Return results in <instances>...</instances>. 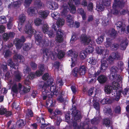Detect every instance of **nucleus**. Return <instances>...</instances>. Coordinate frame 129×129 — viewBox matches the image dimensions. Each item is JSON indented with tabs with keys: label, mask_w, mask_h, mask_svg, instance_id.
<instances>
[{
	"label": "nucleus",
	"mask_w": 129,
	"mask_h": 129,
	"mask_svg": "<svg viewBox=\"0 0 129 129\" xmlns=\"http://www.w3.org/2000/svg\"><path fill=\"white\" fill-rule=\"evenodd\" d=\"M64 20L62 18H58L56 22L57 25L59 27L62 26L64 24Z\"/></svg>",
	"instance_id": "bb28decb"
},
{
	"label": "nucleus",
	"mask_w": 129,
	"mask_h": 129,
	"mask_svg": "<svg viewBox=\"0 0 129 129\" xmlns=\"http://www.w3.org/2000/svg\"><path fill=\"white\" fill-rule=\"evenodd\" d=\"M63 83L62 79L60 78L58 79L57 81V86L59 87H61L63 85Z\"/></svg>",
	"instance_id": "864d4df0"
},
{
	"label": "nucleus",
	"mask_w": 129,
	"mask_h": 129,
	"mask_svg": "<svg viewBox=\"0 0 129 129\" xmlns=\"http://www.w3.org/2000/svg\"><path fill=\"white\" fill-rule=\"evenodd\" d=\"M81 127V129H88L89 125L85 123H81L80 124ZM90 129H97L96 127H93Z\"/></svg>",
	"instance_id": "7c9ffc66"
},
{
	"label": "nucleus",
	"mask_w": 129,
	"mask_h": 129,
	"mask_svg": "<svg viewBox=\"0 0 129 129\" xmlns=\"http://www.w3.org/2000/svg\"><path fill=\"white\" fill-rule=\"evenodd\" d=\"M49 26L47 24H44L43 25L42 28L43 32L45 34H46L49 31L48 30Z\"/></svg>",
	"instance_id": "4c0bfd02"
},
{
	"label": "nucleus",
	"mask_w": 129,
	"mask_h": 129,
	"mask_svg": "<svg viewBox=\"0 0 129 129\" xmlns=\"http://www.w3.org/2000/svg\"><path fill=\"white\" fill-rule=\"evenodd\" d=\"M4 55L5 57H9L11 55V52L9 50H7L5 51Z\"/></svg>",
	"instance_id": "052dcab7"
},
{
	"label": "nucleus",
	"mask_w": 129,
	"mask_h": 129,
	"mask_svg": "<svg viewBox=\"0 0 129 129\" xmlns=\"http://www.w3.org/2000/svg\"><path fill=\"white\" fill-rule=\"evenodd\" d=\"M94 50V49L92 46H89L86 50V52L88 53H90L92 52Z\"/></svg>",
	"instance_id": "09e8293b"
},
{
	"label": "nucleus",
	"mask_w": 129,
	"mask_h": 129,
	"mask_svg": "<svg viewBox=\"0 0 129 129\" xmlns=\"http://www.w3.org/2000/svg\"><path fill=\"white\" fill-rule=\"evenodd\" d=\"M65 55V53L64 52L60 50L59 52L58 56L59 58L60 59L63 57Z\"/></svg>",
	"instance_id": "5fc2aeb1"
},
{
	"label": "nucleus",
	"mask_w": 129,
	"mask_h": 129,
	"mask_svg": "<svg viewBox=\"0 0 129 129\" xmlns=\"http://www.w3.org/2000/svg\"><path fill=\"white\" fill-rule=\"evenodd\" d=\"M42 20L40 18H36L34 20L35 24L36 26H39L41 24Z\"/></svg>",
	"instance_id": "58836bf2"
},
{
	"label": "nucleus",
	"mask_w": 129,
	"mask_h": 129,
	"mask_svg": "<svg viewBox=\"0 0 129 129\" xmlns=\"http://www.w3.org/2000/svg\"><path fill=\"white\" fill-rule=\"evenodd\" d=\"M34 33H33V34H35V36L36 39L35 42L36 43L38 44V43H39L42 41V33L39 31H34Z\"/></svg>",
	"instance_id": "2eb2a0df"
},
{
	"label": "nucleus",
	"mask_w": 129,
	"mask_h": 129,
	"mask_svg": "<svg viewBox=\"0 0 129 129\" xmlns=\"http://www.w3.org/2000/svg\"><path fill=\"white\" fill-rule=\"evenodd\" d=\"M118 69L122 70L124 68L123 63L122 62L119 61L118 63Z\"/></svg>",
	"instance_id": "603ef678"
},
{
	"label": "nucleus",
	"mask_w": 129,
	"mask_h": 129,
	"mask_svg": "<svg viewBox=\"0 0 129 129\" xmlns=\"http://www.w3.org/2000/svg\"><path fill=\"white\" fill-rule=\"evenodd\" d=\"M117 28L119 30L118 31V33L120 34H122L124 33V31L125 30V28L124 27H122V24L121 21H119L116 23Z\"/></svg>",
	"instance_id": "a211bd4d"
},
{
	"label": "nucleus",
	"mask_w": 129,
	"mask_h": 129,
	"mask_svg": "<svg viewBox=\"0 0 129 129\" xmlns=\"http://www.w3.org/2000/svg\"><path fill=\"white\" fill-rule=\"evenodd\" d=\"M39 70L36 71V75L37 76H41L43 73L44 69V66L43 65H40L39 66Z\"/></svg>",
	"instance_id": "aec40b11"
},
{
	"label": "nucleus",
	"mask_w": 129,
	"mask_h": 129,
	"mask_svg": "<svg viewBox=\"0 0 129 129\" xmlns=\"http://www.w3.org/2000/svg\"><path fill=\"white\" fill-rule=\"evenodd\" d=\"M127 41L126 39L123 40L121 41L120 44V46L121 47V49L122 50L125 49L126 45H127Z\"/></svg>",
	"instance_id": "c756f323"
},
{
	"label": "nucleus",
	"mask_w": 129,
	"mask_h": 129,
	"mask_svg": "<svg viewBox=\"0 0 129 129\" xmlns=\"http://www.w3.org/2000/svg\"><path fill=\"white\" fill-rule=\"evenodd\" d=\"M30 87L28 86L27 87H25L24 86L22 87L21 84L19 83V90L20 92L22 94H24L30 91Z\"/></svg>",
	"instance_id": "4468645a"
},
{
	"label": "nucleus",
	"mask_w": 129,
	"mask_h": 129,
	"mask_svg": "<svg viewBox=\"0 0 129 129\" xmlns=\"http://www.w3.org/2000/svg\"><path fill=\"white\" fill-rule=\"evenodd\" d=\"M102 64H101V70L102 72H104V71L106 70L107 68L108 67V64L106 62L104 61V60H102L101 61Z\"/></svg>",
	"instance_id": "a878e982"
},
{
	"label": "nucleus",
	"mask_w": 129,
	"mask_h": 129,
	"mask_svg": "<svg viewBox=\"0 0 129 129\" xmlns=\"http://www.w3.org/2000/svg\"><path fill=\"white\" fill-rule=\"evenodd\" d=\"M52 1H50L48 2L47 3V7L50 9H52V6L53 3Z\"/></svg>",
	"instance_id": "49530a36"
},
{
	"label": "nucleus",
	"mask_w": 129,
	"mask_h": 129,
	"mask_svg": "<svg viewBox=\"0 0 129 129\" xmlns=\"http://www.w3.org/2000/svg\"><path fill=\"white\" fill-rule=\"evenodd\" d=\"M99 122V120L96 118H94L91 121V123L92 124H98Z\"/></svg>",
	"instance_id": "69168bd1"
},
{
	"label": "nucleus",
	"mask_w": 129,
	"mask_h": 129,
	"mask_svg": "<svg viewBox=\"0 0 129 129\" xmlns=\"http://www.w3.org/2000/svg\"><path fill=\"white\" fill-rule=\"evenodd\" d=\"M31 47V45L30 44H24L23 45V49L25 51H27L29 50Z\"/></svg>",
	"instance_id": "a18cd8bd"
},
{
	"label": "nucleus",
	"mask_w": 129,
	"mask_h": 129,
	"mask_svg": "<svg viewBox=\"0 0 129 129\" xmlns=\"http://www.w3.org/2000/svg\"><path fill=\"white\" fill-rule=\"evenodd\" d=\"M111 44L112 40H111L109 38H107V39L105 43V46L107 47H110L111 48H112Z\"/></svg>",
	"instance_id": "72a5a7b5"
},
{
	"label": "nucleus",
	"mask_w": 129,
	"mask_h": 129,
	"mask_svg": "<svg viewBox=\"0 0 129 129\" xmlns=\"http://www.w3.org/2000/svg\"><path fill=\"white\" fill-rule=\"evenodd\" d=\"M81 0H69L68 2V4L69 6V9L66 4H64L61 7V14L62 15L65 16L66 15L69 10L70 12L73 14L75 13L76 12L75 6L74 4L76 6L79 5L81 4Z\"/></svg>",
	"instance_id": "7ed1b4c3"
},
{
	"label": "nucleus",
	"mask_w": 129,
	"mask_h": 129,
	"mask_svg": "<svg viewBox=\"0 0 129 129\" xmlns=\"http://www.w3.org/2000/svg\"><path fill=\"white\" fill-rule=\"evenodd\" d=\"M54 118L55 120V124L56 126H59L60 124V123L61 121V119L59 116H57L56 117L55 116H53L52 119Z\"/></svg>",
	"instance_id": "cd10ccee"
},
{
	"label": "nucleus",
	"mask_w": 129,
	"mask_h": 129,
	"mask_svg": "<svg viewBox=\"0 0 129 129\" xmlns=\"http://www.w3.org/2000/svg\"><path fill=\"white\" fill-rule=\"evenodd\" d=\"M104 113L106 115L108 114L111 113V110L110 108L105 106L104 109Z\"/></svg>",
	"instance_id": "e433bc0d"
},
{
	"label": "nucleus",
	"mask_w": 129,
	"mask_h": 129,
	"mask_svg": "<svg viewBox=\"0 0 129 129\" xmlns=\"http://www.w3.org/2000/svg\"><path fill=\"white\" fill-rule=\"evenodd\" d=\"M49 14V12L47 10L45 11L41 10L39 12V14L41 17L43 18H46Z\"/></svg>",
	"instance_id": "5701e85b"
},
{
	"label": "nucleus",
	"mask_w": 129,
	"mask_h": 129,
	"mask_svg": "<svg viewBox=\"0 0 129 129\" xmlns=\"http://www.w3.org/2000/svg\"><path fill=\"white\" fill-rule=\"evenodd\" d=\"M25 39L24 37L22 36L21 39H20L17 38L15 39L14 43L16 45V48L17 49H20L22 47V43H24L25 41Z\"/></svg>",
	"instance_id": "9d476101"
},
{
	"label": "nucleus",
	"mask_w": 129,
	"mask_h": 129,
	"mask_svg": "<svg viewBox=\"0 0 129 129\" xmlns=\"http://www.w3.org/2000/svg\"><path fill=\"white\" fill-rule=\"evenodd\" d=\"M67 55L69 57H71V59L72 61L76 60V58L78 54L75 52L74 51L72 50H70L67 52Z\"/></svg>",
	"instance_id": "6ab92c4d"
},
{
	"label": "nucleus",
	"mask_w": 129,
	"mask_h": 129,
	"mask_svg": "<svg viewBox=\"0 0 129 129\" xmlns=\"http://www.w3.org/2000/svg\"><path fill=\"white\" fill-rule=\"evenodd\" d=\"M104 35H102L98 38L96 40L97 43L98 44H100L102 43L104 41Z\"/></svg>",
	"instance_id": "79ce46f5"
},
{
	"label": "nucleus",
	"mask_w": 129,
	"mask_h": 129,
	"mask_svg": "<svg viewBox=\"0 0 129 129\" xmlns=\"http://www.w3.org/2000/svg\"><path fill=\"white\" fill-rule=\"evenodd\" d=\"M7 63L8 65L11 68V73L14 75L15 80L17 81H20L21 79L20 74L16 69L15 64L13 63L11 59L8 60Z\"/></svg>",
	"instance_id": "39448f33"
},
{
	"label": "nucleus",
	"mask_w": 129,
	"mask_h": 129,
	"mask_svg": "<svg viewBox=\"0 0 129 129\" xmlns=\"http://www.w3.org/2000/svg\"><path fill=\"white\" fill-rule=\"evenodd\" d=\"M110 35L112 36H115L116 34V32L114 29H112L109 31Z\"/></svg>",
	"instance_id": "338daca9"
},
{
	"label": "nucleus",
	"mask_w": 129,
	"mask_h": 129,
	"mask_svg": "<svg viewBox=\"0 0 129 129\" xmlns=\"http://www.w3.org/2000/svg\"><path fill=\"white\" fill-rule=\"evenodd\" d=\"M88 60L89 63L92 65H95L97 63V61L93 58H89Z\"/></svg>",
	"instance_id": "de8ad7c7"
},
{
	"label": "nucleus",
	"mask_w": 129,
	"mask_h": 129,
	"mask_svg": "<svg viewBox=\"0 0 129 129\" xmlns=\"http://www.w3.org/2000/svg\"><path fill=\"white\" fill-rule=\"evenodd\" d=\"M121 83L114 81L112 82V85H106L104 88L105 92L108 94H111L114 99L116 101H118L120 99L122 90L121 88L119 87V84Z\"/></svg>",
	"instance_id": "f03ea898"
},
{
	"label": "nucleus",
	"mask_w": 129,
	"mask_h": 129,
	"mask_svg": "<svg viewBox=\"0 0 129 129\" xmlns=\"http://www.w3.org/2000/svg\"><path fill=\"white\" fill-rule=\"evenodd\" d=\"M122 93L124 95L128 94L129 95V89L128 88L125 89L122 91Z\"/></svg>",
	"instance_id": "774afa93"
},
{
	"label": "nucleus",
	"mask_w": 129,
	"mask_h": 129,
	"mask_svg": "<svg viewBox=\"0 0 129 129\" xmlns=\"http://www.w3.org/2000/svg\"><path fill=\"white\" fill-rule=\"evenodd\" d=\"M32 0H25L24 5L26 7H28L31 4Z\"/></svg>",
	"instance_id": "680f3d73"
},
{
	"label": "nucleus",
	"mask_w": 129,
	"mask_h": 129,
	"mask_svg": "<svg viewBox=\"0 0 129 129\" xmlns=\"http://www.w3.org/2000/svg\"><path fill=\"white\" fill-rule=\"evenodd\" d=\"M12 91L15 93H16L18 90L19 91V88H18L17 85L15 84H14L12 86Z\"/></svg>",
	"instance_id": "473e14b6"
},
{
	"label": "nucleus",
	"mask_w": 129,
	"mask_h": 129,
	"mask_svg": "<svg viewBox=\"0 0 129 129\" xmlns=\"http://www.w3.org/2000/svg\"><path fill=\"white\" fill-rule=\"evenodd\" d=\"M53 79L52 78L49 79L45 82L40 81L38 83L39 88L42 89V96L43 100H46L47 97L50 98L53 94H57V91L56 87L53 85Z\"/></svg>",
	"instance_id": "f257e3e1"
},
{
	"label": "nucleus",
	"mask_w": 129,
	"mask_h": 129,
	"mask_svg": "<svg viewBox=\"0 0 129 129\" xmlns=\"http://www.w3.org/2000/svg\"><path fill=\"white\" fill-rule=\"evenodd\" d=\"M13 59L14 60H17V61L19 60L20 62H22L24 61V57L21 55L18 54H16L14 56Z\"/></svg>",
	"instance_id": "393cba45"
},
{
	"label": "nucleus",
	"mask_w": 129,
	"mask_h": 129,
	"mask_svg": "<svg viewBox=\"0 0 129 129\" xmlns=\"http://www.w3.org/2000/svg\"><path fill=\"white\" fill-rule=\"evenodd\" d=\"M44 54H45L46 56H48L49 55H52L53 56H54L55 54H53L52 53V52H51L48 49H46L45 51L43 52Z\"/></svg>",
	"instance_id": "c03bdc74"
},
{
	"label": "nucleus",
	"mask_w": 129,
	"mask_h": 129,
	"mask_svg": "<svg viewBox=\"0 0 129 129\" xmlns=\"http://www.w3.org/2000/svg\"><path fill=\"white\" fill-rule=\"evenodd\" d=\"M47 34L50 37H53L55 35V33L52 30L49 31L46 34Z\"/></svg>",
	"instance_id": "bf43d9fd"
},
{
	"label": "nucleus",
	"mask_w": 129,
	"mask_h": 129,
	"mask_svg": "<svg viewBox=\"0 0 129 129\" xmlns=\"http://www.w3.org/2000/svg\"><path fill=\"white\" fill-rule=\"evenodd\" d=\"M49 42L48 39H46L45 40L43 39L40 42L38 43V45H39L41 47L43 46H46L49 45Z\"/></svg>",
	"instance_id": "b1692460"
},
{
	"label": "nucleus",
	"mask_w": 129,
	"mask_h": 129,
	"mask_svg": "<svg viewBox=\"0 0 129 129\" xmlns=\"http://www.w3.org/2000/svg\"><path fill=\"white\" fill-rule=\"evenodd\" d=\"M17 124H18L19 127H22L24 125L23 121L22 119L18 120L17 122Z\"/></svg>",
	"instance_id": "4d7b16f0"
},
{
	"label": "nucleus",
	"mask_w": 129,
	"mask_h": 129,
	"mask_svg": "<svg viewBox=\"0 0 129 129\" xmlns=\"http://www.w3.org/2000/svg\"><path fill=\"white\" fill-rule=\"evenodd\" d=\"M111 102L110 99L108 98L104 99L101 100V103L102 104H106L109 103Z\"/></svg>",
	"instance_id": "f704fd0d"
},
{
	"label": "nucleus",
	"mask_w": 129,
	"mask_h": 129,
	"mask_svg": "<svg viewBox=\"0 0 129 129\" xmlns=\"http://www.w3.org/2000/svg\"><path fill=\"white\" fill-rule=\"evenodd\" d=\"M87 55V52L86 51H82L81 52L80 56L81 59H83L86 57Z\"/></svg>",
	"instance_id": "c9c22d12"
},
{
	"label": "nucleus",
	"mask_w": 129,
	"mask_h": 129,
	"mask_svg": "<svg viewBox=\"0 0 129 129\" xmlns=\"http://www.w3.org/2000/svg\"><path fill=\"white\" fill-rule=\"evenodd\" d=\"M7 22L6 17L3 16L0 17V23L1 24L5 23Z\"/></svg>",
	"instance_id": "13d9d810"
},
{
	"label": "nucleus",
	"mask_w": 129,
	"mask_h": 129,
	"mask_svg": "<svg viewBox=\"0 0 129 129\" xmlns=\"http://www.w3.org/2000/svg\"><path fill=\"white\" fill-rule=\"evenodd\" d=\"M104 7L102 5H100L97 6L96 9L97 11L101 12L104 10Z\"/></svg>",
	"instance_id": "6e6d98bb"
},
{
	"label": "nucleus",
	"mask_w": 129,
	"mask_h": 129,
	"mask_svg": "<svg viewBox=\"0 0 129 129\" xmlns=\"http://www.w3.org/2000/svg\"><path fill=\"white\" fill-rule=\"evenodd\" d=\"M26 115L29 117H32L33 116V113L31 109H27Z\"/></svg>",
	"instance_id": "8fccbe9b"
},
{
	"label": "nucleus",
	"mask_w": 129,
	"mask_h": 129,
	"mask_svg": "<svg viewBox=\"0 0 129 129\" xmlns=\"http://www.w3.org/2000/svg\"><path fill=\"white\" fill-rule=\"evenodd\" d=\"M97 79L100 83L103 84L107 81V77L104 75H101L98 76Z\"/></svg>",
	"instance_id": "412c9836"
},
{
	"label": "nucleus",
	"mask_w": 129,
	"mask_h": 129,
	"mask_svg": "<svg viewBox=\"0 0 129 129\" xmlns=\"http://www.w3.org/2000/svg\"><path fill=\"white\" fill-rule=\"evenodd\" d=\"M118 69L115 66H113L111 68V74L110 78V79L114 80L119 83H122V78L121 76L117 74Z\"/></svg>",
	"instance_id": "0eeeda50"
},
{
	"label": "nucleus",
	"mask_w": 129,
	"mask_h": 129,
	"mask_svg": "<svg viewBox=\"0 0 129 129\" xmlns=\"http://www.w3.org/2000/svg\"><path fill=\"white\" fill-rule=\"evenodd\" d=\"M67 25L70 27H73L74 26V22L73 18L70 15H68L66 18Z\"/></svg>",
	"instance_id": "f3484780"
},
{
	"label": "nucleus",
	"mask_w": 129,
	"mask_h": 129,
	"mask_svg": "<svg viewBox=\"0 0 129 129\" xmlns=\"http://www.w3.org/2000/svg\"><path fill=\"white\" fill-rule=\"evenodd\" d=\"M22 2V1H20L15 2H13L12 5L13 7L15 8L18 7L20 6Z\"/></svg>",
	"instance_id": "a19ab883"
},
{
	"label": "nucleus",
	"mask_w": 129,
	"mask_h": 129,
	"mask_svg": "<svg viewBox=\"0 0 129 129\" xmlns=\"http://www.w3.org/2000/svg\"><path fill=\"white\" fill-rule=\"evenodd\" d=\"M63 33L61 31V30L59 29L56 33V37L55 38L56 41L59 43L62 42L63 41Z\"/></svg>",
	"instance_id": "9b49d317"
},
{
	"label": "nucleus",
	"mask_w": 129,
	"mask_h": 129,
	"mask_svg": "<svg viewBox=\"0 0 129 129\" xmlns=\"http://www.w3.org/2000/svg\"><path fill=\"white\" fill-rule=\"evenodd\" d=\"M88 10L91 11L93 9V4L91 3H89L87 6Z\"/></svg>",
	"instance_id": "0e129e2a"
},
{
	"label": "nucleus",
	"mask_w": 129,
	"mask_h": 129,
	"mask_svg": "<svg viewBox=\"0 0 129 129\" xmlns=\"http://www.w3.org/2000/svg\"><path fill=\"white\" fill-rule=\"evenodd\" d=\"M86 71V67L84 66H80L78 68H75L72 71V74L75 76H77L78 74L82 75L85 74Z\"/></svg>",
	"instance_id": "6e6552de"
},
{
	"label": "nucleus",
	"mask_w": 129,
	"mask_h": 129,
	"mask_svg": "<svg viewBox=\"0 0 129 129\" xmlns=\"http://www.w3.org/2000/svg\"><path fill=\"white\" fill-rule=\"evenodd\" d=\"M120 55L119 53H113L108 58L109 62L113 61L115 59H118L120 58Z\"/></svg>",
	"instance_id": "ddd939ff"
},
{
	"label": "nucleus",
	"mask_w": 129,
	"mask_h": 129,
	"mask_svg": "<svg viewBox=\"0 0 129 129\" xmlns=\"http://www.w3.org/2000/svg\"><path fill=\"white\" fill-rule=\"evenodd\" d=\"M26 19L25 16L24 14H21L19 17V20L18 24V28L20 31L22 30V24L25 21Z\"/></svg>",
	"instance_id": "f8f14e48"
},
{
	"label": "nucleus",
	"mask_w": 129,
	"mask_h": 129,
	"mask_svg": "<svg viewBox=\"0 0 129 129\" xmlns=\"http://www.w3.org/2000/svg\"><path fill=\"white\" fill-rule=\"evenodd\" d=\"M90 38L86 35H82L81 38V41L82 43L84 45H88L90 41Z\"/></svg>",
	"instance_id": "dca6fc26"
},
{
	"label": "nucleus",
	"mask_w": 129,
	"mask_h": 129,
	"mask_svg": "<svg viewBox=\"0 0 129 129\" xmlns=\"http://www.w3.org/2000/svg\"><path fill=\"white\" fill-rule=\"evenodd\" d=\"M103 124L106 126L108 127V129H112V126L110 125V121L108 119L106 118L104 119Z\"/></svg>",
	"instance_id": "c85d7f7f"
},
{
	"label": "nucleus",
	"mask_w": 129,
	"mask_h": 129,
	"mask_svg": "<svg viewBox=\"0 0 129 129\" xmlns=\"http://www.w3.org/2000/svg\"><path fill=\"white\" fill-rule=\"evenodd\" d=\"M28 23L26 25L24 31L26 33L29 35L31 34L34 33V31L36 32L34 29H33L32 27V25L33 23V21L31 19L30 20L28 21Z\"/></svg>",
	"instance_id": "1a4fd4ad"
},
{
	"label": "nucleus",
	"mask_w": 129,
	"mask_h": 129,
	"mask_svg": "<svg viewBox=\"0 0 129 129\" xmlns=\"http://www.w3.org/2000/svg\"><path fill=\"white\" fill-rule=\"evenodd\" d=\"M124 4L119 1V0H114L113 6V14L117 15L120 12L121 14H125L127 12L126 10L122 9L121 8L123 6Z\"/></svg>",
	"instance_id": "20e7f679"
},
{
	"label": "nucleus",
	"mask_w": 129,
	"mask_h": 129,
	"mask_svg": "<svg viewBox=\"0 0 129 129\" xmlns=\"http://www.w3.org/2000/svg\"><path fill=\"white\" fill-rule=\"evenodd\" d=\"M2 67L4 71H5L7 70L8 69L7 66L5 62H3L2 65Z\"/></svg>",
	"instance_id": "e2e57ef3"
},
{
	"label": "nucleus",
	"mask_w": 129,
	"mask_h": 129,
	"mask_svg": "<svg viewBox=\"0 0 129 129\" xmlns=\"http://www.w3.org/2000/svg\"><path fill=\"white\" fill-rule=\"evenodd\" d=\"M72 119L73 121V129H80L82 126L81 125L80 127L77 126V124L76 121L80 122L82 118L80 112L78 110H75L72 112Z\"/></svg>",
	"instance_id": "423d86ee"
},
{
	"label": "nucleus",
	"mask_w": 129,
	"mask_h": 129,
	"mask_svg": "<svg viewBox=\"0 0 129 129\" xmlns=\"http://www.w3.org/2000/svg\"><path fill=\"white\" fill-rule=\"evenodd\" d=\"M37 12V10L35 8H29L27 10V13L28 15L30 16L34 15Z\"/></svg>",
	"instance_id": "4be33fe9"
},
{
	"label": "nucleus",
	"mask_w": 129,
	"mask_h": 129,
	"mask_svg": "<svg viewBox=\"0 0 129 129\" xmlns=\"http://www.w3.org/2000/svg\"><path fill=\"white\" fill-rule=\"evenodd\" d=\"M96 50L97 53L99 54H101L104 50L103 47H97L96 48Z\"/></svg>",
	"instance_id": "37998d69"
},
{
	"label": "nucleus",
	"mask_w": 129,
	"mask_h": 129,
	"mask_svg": "<svg viewBox=\"0 0 129 129\" xmlns=\"http://www.w3.org/2000/svg\"><path fill=\"white\" fill-rule=\"evenodd\" d=\"M58 13L57 12H54L51 14L52 17L55 19H56L58 18L59 17Z\"/></svg>",
	"instance_id": "3c124183"
},
{
	"label": "nucleus",
	"mask_w": 129,
	"mask_h": 129,
	"mask_svg": "<svg viewBox=\"0 0 129 129\" xmlns=\"http://www.w3.org/2000/svg\"><path fill=\"white\" fill-rule=\"evenodd\" d=\"M78 13L82 16L83 20H85L86 19L85 13L84 10L82 8L79 9L78 10Z\"/></svg>",
	"instance_id": "2f4dec72"
},
{
	"label": "nucleus",
	"mask_w": 129,
	"mask_h": 129,
	"mask_svg": "<svg viewBox=\"0 0 129 129\" xmlns=\"http://www.w3.org/2000/svg\"><path fill=\"white\" fill-rule=\"evenodd\" d=\"M35 4L38 8H41L44 6L43 4L40 1H36Z\"/></svg>",
	"instance_id": "ea45409f"
}]
</instances>
